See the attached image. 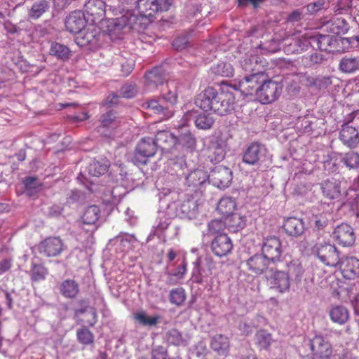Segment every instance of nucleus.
I'll use <instances>...</instances> for the list:
<instances>
[{
	"label": "nucleus",
	"instance_id": "obj_1",
	"mask_svg": "<svg viewBox=\"0 0 359 359\" xmlns=\"http://www.w3.org/2000/svg\"><path fill=\"white\" fill-rule=\"evenodd\" d=\"M194 103L204 111H211L219 116L231 114L236 109L235 95L229 86L219 90L208 87L197 95Z\"/></svg>",
	"mask_w": 359,
	"mask_h": 359
},
{
	"label": "nucleus",
	"instance_id": "obj_2",
	"mask_svg": "<svg viewBox=\"0 0 359 359\" xmlns=\"http://www.w3.org/2000/svg\"><path fill=\"white\" fill-rule=\"evenodd\" d=\"M154 139L152 137H143L137 144L133 162L137 166L147 164L149 158L153 157L157 151Z\"/></svg>",
	"mask_w": 359,
	"mask_h": 359
},
{
	"label": "nucleus",
	"instance_id": "obj_3",
	"mask_svg": "<svg viewBox=\"0 0 359 359\" xmlns=\"http://www.w3.org/2000/svg\"><path fill=\"white\" fill-rule=\"evenodd\" d=\"M344 37H337L331 35L316 34L309 38L310 44L323 51L334 52L345 50Z\"/></svg>",
	"mask_w": 359,
	"mask_h": 359
},
{
	"label": "nucleus",
	"instance_id": "obj_4",
	"mask_svg": "<svg viewBox=\"0 0 359 359\" xmlns=\"http://www.w3.org/2000/svg\"><path fill=\"white\" fill-rule=\"evenodd\" d=\"M267 149L265 145L254 142L248 145L242 153V161L250 166L259 168L265 161Z\"/></svg>",
	"mask_w": 359,
	"mask_h": 359
},
{
	"label": "nucleus",
	"instance_id": "obj_5",
	"mask_svg": "<svg viewBox=\"0 0 359 359\" xmlns=\"http://www.w3.org/2000/svg\"><path fill=\"white\" fill-rule=\"evenodd\" d=\"M312 250L318 258L327 266H339L341 260L337 248L330 243L318 242L313 246Z\"/></svg>",
	"mask_w": 359,
	"mask_h": 359
},
{
	"label": "nucleus",
	"instance_id": "obj_6",
	"mask_svg": "<svg viewBox=\"0 0 359 359\" xmlns=\"http://www.w3.org/2000/svg\"><path fill=\"white\" fill-rule=\"evenodd\" d=\"M171 4L172 0H137V8L142 17L150 18L158 12L168 11Z\"/></svg>",
	"mask_w": 359,
	"mask_h": 359
},
{
	"label": "nucleus",
	"instance_id": "obj_7",
	"mask_svg": "<svg viewBox=\"0 0 359 359\" xmlns=\"http://www.w3.org/2000/svg\"><path fill=\"white\" fill-rule=\"evenodd\" d=\"M256 95L259 101L264 104L271 103L275 101L282 92L283 86L281 83L268 79L266 74L264 80Z\"/></svg>",
	"mask_w": 359,
	"mask_h": 359
},
{
	"label": "nucleus",
	"instance_id": "obj_8",
	"mask_svg": "<svg viewBox=\"0 0 359 359\" xmlns=\"http://www.w3.org/2000/svg\"><path fill=\"white\" fill-rule=\"evenodd\" d=\"M208 182V172L202 168H196L185 175L184 184L187 189L194 193H202L205 185Z\"/></svg>",
	"mask_w": 359,
	"mask_h": 359
},
{
	"label": "nucleus",
	"instance_id": "obj_9",
	"mask_svg": "<svg viewBox=\"0 0 359 359\" xmlns=\"http://www.w3.org/2000/svg\"><path fill=\"white\" fill-rule=\"evenodd\" d=\"M262 253L272 263L280 261L283 253L280 239L274 236L264 238L262 244Z\"/></svg>",
	"mask_w": 359,
	"mask_h": 359
},
{
	"label": "nucleus",
	"instance_id": "obj_10",
	"mask_svg": "<svg viewBox=\"0 0 359 359\" xmlns=\"http://www.w3.org/2000/svg\"><path fill=\"white\" fill-rule=\"evenodd\" d=\"M232 171L223 165L214 167L208 174V182L213 186L224 189L230 186L232 181Z\"/></svg>",
	"mask_w": 359,
	"mask_h": 359
},
{
	"label": "nucleus",
	"instance_id": "obj_11",
	"mask_svg": "<svg viewBox=\"0 0 359 359\" xmlns=\"http://www.w3.org/2000/svg\"><path fill=\"white\" fill-rule=\"evenodd\" d=\"M191 121L196 128L202 130L210 129L215 123V118L210 114L200 112L196 109L188 110L183 116L184 125H188Z\"/></svg>",
	"mask_w": 359,
	"mask_h": 359
},
{
	"label": "nucleus",
	"instance_id": "obj_12",
	"mask_svg": "<svg viewBox=\"0 0 359 359\" xmlns=\"http://www.w3.org/2000/svg\"><path fill=\"white\" fill-rule=\"evenodd\" d=\"M83 13L91 23L100 22L105 18V2L103 0H88L84 5Z\"/></svg>",
	"mask_w": 359,
	"mask_h": 359
},
{
	"label": "nucleus",
	"instance_id": "obj_13",
	"mask_svg": "<svg viewBox=\"0 0 359 359\" xmlns=\"http://www.w3.org/2000/svg\"><path fill=\"white\" fill-rule=\"evenodd\" d=\"M100 125L97 127L98 132L104 136H110L111 131L120 126L121 118L114 110H109L101 114L99 118Z\"/></svg>",
	"mask_w": 359,
	"mask_h": 359
},
{
	"label": "nucleus",
	"instance_id": "obj_14",
	"mask_svg": "<svg viewBox=\"0 0 359 359\" xmlns=\"http://www.w3.org/2000/svg\"><path fill=\"white\" fill-rule=\"evenodd\" d=\"M266 80V74L245 75L239 81V88L245 95H257L262 83Z\"/></svg>",
	"mask_w": 359,
	"mask_h": 359
},
{
	"label": "nucleus",
	"instance_id": "obj_15",
	"mask_svg": "<svg viewBox=\"0 0 359 359\" xmlns=\"http://www.w3.org/2000/svg\"><path fill=\"white\" fill-rule=\"evenodd\" d=\"M241 65L243 70L245 72V75L266 74V60L258 55L245 57L241 60Z\"/></svg>",
	"mask_w": 359,
	"mask_h": 359
},
{
	"label": "nucleus",
	"instance_id": "obj_16",
	"mask_svg": "<svg viewBox=\"0 0 359 359\" xmlns=\"http://www.w3.org/2000/svg\"><path fill=\"white\" fill-rule=\"evenodd\" d=\"M309 345L313 355L319 359H329L332 353L330 343L320 335H316L310 339Z\"/></svg>",
	"mask_w": 359,
	"mask_h": 359
},
{
	"label": "nucleus",
	"instance_id": "obj_17",
	"mask_svg": "<svg viewBox=\"0 0 359 359\" xmlns=\"http://www.w3.org/2000/svg\"><path fill=\"white\" fill-rule=\"evenodd\" d=\"M142 107L158 115L163 119L170 118L173 116L174 109L159 97L145 101Z\"/></svg>",
	"mask_w": 359,
	"mask_h": 359
},
{
	"label": "nucleus",
	"instance_id": "obj_18",
	"mask_svg": "<svg viewBox=\"0 0 359 359\" xmlns=\"http://www.w3.org/2000/svg\"><path fill=\"white\" fill-rule=\"evenodd\" d=\"M271 274L268 276L271 288L276 290L280 293L289 291L291 280L288 275L283 269H270Z\"/></svg>",
	"mask_w": 359,
	"mask_h": 359
},
{
	"label": "nucleus",
	"instance_id": "obj_19",
	"mask_svg": "<svg viewBox=\"0 0 359 359\" xmlns=\"http://www.w3.org/2000/svg\"><path fill=\"white\" fill-rule=\"evenodd\" d=\"M65 250L63 241L59 237H48L39 245V251L46 257H56Z\"/></svg>",
	"mask_w": 359,
	"mask_h": 359
},
{
	"label": "nucleus",
	"instance_id": "obj_20",
	"mask_svg": "<svg viewBox=\"0 0 359 359\" xmlns=\"http://www.w3.org/2000/svg\"><path fill=\"white\" fill-rule=\"evenodd\" d=\"M333 238L339 245L344 247L352 246L355 241L353 229L346 223H342L335 228Z\"/></svg>",
	"mask_w": 359,
	"mask_h": 359
},
{
	"label": "nucleus",
	"instance_id": "obj_21",
	"mask_svg": "<svg viewBox=\"0 0 359 359\" xmlns=\"http://www.w3.org/2000/svg\"><path fill=\"white\" fill-rule=\"evenodd\" d=\"M88 21L83 12L75 11L67 16L65 24L68 32L78 34L86 27Z\"/></svg>",
	"mask_w": 359,
	"mask_h": 359
},
{
	"label": "nucleus",
	"instance_id": "obj_22",
	"mask_svg": "<svg viewBox=\"0 0 359 359\" xmlns=\"http://www.w3.org/2000/svg\"><path fill=\"white\" fill-rule=\"evenodd\" d=\"M339 139L344 146L355 149L359 145V132L348 123H344L339 133Z\"/></svg>",
	"mask_w": 359,
	"mask_h": 359
},
{
	"label": "nucleus",
	"instance_id": "obj_23",
	"mask_svg": "<svg viewBox=\"0 0 359 359\" xmlns=\"http://www.w3.org/2000/svg\"><path fill=\"white\" fill-rule=\"evenodd\" d=\"M283 228L287 236L294 238L302 236L306 230L304 219L296 217L285 219Z\"/></svg>",
	"mask_w": 359,
	"mask_h": 359
},
{
	"label": "nucleus",
	"instance_id": "obj_24",
	"mask_svg": "<svg viewBox=\"0 0 359 359\" xmlns=\"http://www.w3.org/2000/svg\"><path fill=\"white\" fill-rule=\"evenodd\" d=\"M232 248L231 240L226 233L218 234L211 243L212 252L219 257L227 255L231 252Z\"/></svg>",
	"mask_w": 359,
	"mask_h": 359
},
{
	"label": "nucleus",
	"instance_id": "obj_25",
	"mask_svg": "<svg viewBox=\"0 0 359 359\" xmlns=\"http://www.w3.org/2000/svg\"><path fill=\"white\" fill-rule=\"evenodd\" d=\"M320 189L323 196L330 200L339 199L342 195L341 182L333 177L323 181Z\"/></svg>",
	"mask_w": 359,
	"mask_h": 359
},
{
	"label": "nucleus",
	"instance_id": "obj_26",
	"mask_svg": "<svg viewBox=\"0 0 359 359\" xmlns=\"http://www.w3.org/2000/svg\"><path fill=\"white\" fill-rule=\"evenodd\" d=\"M154 141L162 152H170L177 144V137L168 130L158 131Z\"/></svg>",
	"mask_w": 359,
	"mask_h": 359
},
{
	"label": "nucleus",
	"instance_id": "obj_27",
	"mask_svg": "<svg viewBox=\"0 0 359 359\" xmlns=\"http://www.w3.org/2000/svg\"><path fill=\"white\" fill-rule=\"evenodd\" d=\"M272 264L262 253L255 254L247 260L249 271L259 275L266 271H270V264Z\"/></svg>",
	"mask_w": 359,
	"mask_h": 359
},
{
	"label": "nucleus",
	"instance_id": "obj_28",
	"mask_svg": "<svg viewBox=\"0 0 359 359\" xmlns=\"http://www.w3.org/2000/svg\"><path fill=\"white\" fill-rule=\"evenodd\" d=\"M344 278L355 279L359 278V259L354 257H342L339 264Z\"/></svg>",
	"mask_w": 359,
	"mask_h": 359
},
{
	"label": "nucleus",
	"instance_id": "obj_29",
	"mask_svg": "<svg viewBox=\"0 0 359 359\" xmlns=\"http://www.w3.org/2000/svg\"><path fill=\"white\" fill-rule=\"evenodd\" d=\"M100 34L95 28L83 29L75 38L76 43L80 47L95 46L100 40Z\"/></svg>",
	"mask_w": 359,
	"mask_h": 359
},
{
	"label": "nucleus",
	"instance_id": "obj_30",
	"mask_svg": "<svg viewBox=\"0 0 359 359\" xmlns=\"http://www.w3.org/2000/svg\"><path fill=\"white\" fill-rule=\"evenodd\" d=\"M177 215L184 219H191L196 217L198 212L197 201L194 198H189L182 201L176 208Z\"/></svg>",
	"mask_w": 359,
	"mask_h": 359
},
{
	"label": "nucleus",
	"instance_id": "obj_31",
	"mask_svg": "<svg viewBox=\"0 0 359 359\" xmlns=\"http://www.w3.org/2000/svg\"><path fill=\"white\" fill-rule=\"evenodd\" d=\"M179 87V83L175 81L167 82L158 97L173 108L177 102Z\"/></svg>",
	"mask_w": 359,
	"mask_h": 359
},
{
	"label": "nucleus",
	"instance_id": "obj_32",
	"mask_svg": "<svg viewBox=\"0 0 359 359\" xmlns=\"http://www.w3.org/2000/svg\"><path fill=\"white\" fill-rule=\"evenodd\" d=\"M339 70L346 74L359 72V55H346L342 57L338 65Z\"/></svg>",
	"mask_w": 359,
	"mask_h": 359
},
{
	"label": "nucleus",
	"instance_id": "obj_33",
	"mask_svg": "<svg viewBox=\"0 0 359 359\" xmlns=\"http://www.w3.org/2000/svg\"><path fill=\"white\" fill-rule=\"evenodd\" d=\"M49 44L50 55L61 61H67L70 58L72 51L67 46L55 41H49Z\"/></svg>",
	"mask_w": 359,
	"mask_h": 359
},
{
	"label": "nucleus",
	"instance_id": "obj_34",
	"mask_svg": "<svg viewBox=\"0 0 359 359\" xmlns=\"http://www.w3.org/2000/svg\"><path fill=\"white\" fill-rule=\"evenodd\" d=\"M144 77L148 86L157 87L158 85H163L167 80L165 71L162 67H156L147 72Z\"/></svg>",
	"mask_w": 359,
	"mask_h": 359
},
{
	"label": "nucleus",
	"instance_id": "obj_35",
	"mask_svg": "<svg viewBox=\"0 0 359 359\" xmlns=\"http://www.w3.org/2000/svg\"><path fill=\"white\" fill-rule=\"evenodd\" d=\"M283 270L288 275L290 280H294L297 283L301 281L304 273L303 266L298 259H293L287 262Z\"/></svg>",
	"mask_w": 359,
	"mask_h": 359
},
{
	"label": "nucleus",
	"instance_id": "obj_36",
	"mask_svg": "<svg viewBox=\"0 0 359 359\" xmlns=\"http://www.w3.org/2000/svg\"><path fill=\"white\" fill-rule=\"evenodd\" d=\"M326 31L336 35L344 34L349 29V25L347 21L342 18H337L327 22L324 25Z\"/></svg>",
	"mask_w": 359,
	"mask_h": 359
},
{
	"label": "nucleus",
	"instance_id": "obj_37",
	"mask_svg": "<svg viewBox=\"0 0 359 359\" xmlns=\"http://www.w3.org/2000/svg\"><path fill=\"white\" fill-rule=\"evenodd\" d=\"M187 162L184 157H175L169 161L168 172L172 176L181 178L186 175Z\"/></svg>",
	"mask_w": 359,
	"mask_h": 359
},
{
	"label": "nucleus",
	"instance_id": "obj_38",
	"mask_svg": "<svg viewBox=\"0 0 359 359\" xmlns=\"http://www.w3.org/2000/svg\"><path fill=\"white\" fill-rule=\"evenodd\" d=\"M246 217L238 212H234L225 217L226 228L232 232H237L243 229L246 225Z\"/></svg>",
	"mask_w": 359,
	"mask_h": 359
},
{
	"label": "nucleus",
	"instance_id": "obj_39",
	"mask_svg": "<svg viewBox=\"0 0 359 359\" xmlns=\"http://www.w3.org/2000/svg\"><path fill=\"white\" fill-rule=\"evenodd\" d=\"M61 294L69 299H74L79 292V286L77 282L72 279H66L60 285Z\"/></svg>",
	"mask_w": 359,
	"mask_h": 359
},
{
	"label": "nucleus",
	"instance_id": "obj_40",
	"mask_svg": "<svg viewBox=\"0 0 359 359\" xmlns=\"http://www.w3.org/2000/svg\"><path fill=\"white\" fill-rule=\"evenodd\" d=\"M50 8V4L48 0H36L29 9L28 17L32 20H37Z\"/></svg>",
	"mask_w": 359,
	"mask_h": 359
},
{
	"label": "nucleus",
	"instance_id": "obj_41",
	"mask_svg": "<svg viewBox=\"0 0 359 359\" xmlns=\"http://www.w3.org/2000/svg\"><path fill=\"white\" fill-rule=\"evenodd\" d=\"M300 128L304 133H311L323 125V120L314 116H306L302 118Z\"/></svg>",
	"mask_w": 359,
	"mask_h": 359
},
{
	"label": "nucleus",
	"instance_id": "obj_42",
	"mask_svg": "<svg viewBox=\"0 0 359 359\" xmlns=\"http://www.w3.org/2000/svg\"><path fill=\"white\" fill-rule=\"evenodd\" d=\"M210 346L219 355H225L229 351V341L226 336L217 334L212 337Z\"/></svg>",
	"mask_w": 359,
	"mask_h": 359
},
{
	"label": "nucleus",
	"instance_id": "obj_43",
	"mask_svg": "<svg viewBox=\"0 0 359 359\" xmlns=\"http://www.w3.org/2000/svg\"><path fill=\"white\" fill-rule=\"evenodd\" d=\"M26 195L32 196L41 191L42 183L37 177H26L22 180Z\"/></svg>",
	"mask_w": 359,
	"mask_h": 359
},
{
	"label": "nucleus",
	"instance_id": "obj_44",
	"mask_svg": "<svg viewBox=\"0 0 359 359\" xmlns=\"http://www.w3.org/2000/svg\"><path fill=\"white\" fill-rule=\"evenodd\" d=\"M165 340L169 345L176 346H186L188 344L187 340L184 338L182 333L175 328L170 329L166 332Z\"/></svg>",
	"mask_w": 359,
	"mask_h": 359
},
{
	"label": "nucleus",
	"instance_id": "obj_45",
	"mask_svg": "<svg viewBox=\"0 0 359 359\" xmlns=\"http://www.w3.org/2000/svg\"><path fill=\"white\" fill-rule=\"evenodd\" d=\"M236 207L235 200L232 197H223L219 200L217 210L221 215L226 217L234 213Z\"/></svg>",
	"mask_w": 359,
	"mask_h": 359
},
{
	"label": "nucleus",
	"instance_id": "obj_46",
	"mask_svg": "<svg viewBox=\"0 0 359 359\" xmlns=\"http://www.w3.org/2000/svg\"><path fill=\"white\" fill-rule=\"evenodd\" d=\"M194 264V269L202 276L208 278L212 274V262L210 258H198Z\"/></svg>",
	"mask_w": 359,
	"mask_h": 359
},
{
	"label": "nucleus",
	"instance_id": "obj_47",
	"mask_svg": "<svg viewBox=\"0 0 359 359\" xmlns=\"http://www.w3.org/2000/svg\"><path fill=\"white\" fill-rule=\"evenodd\" d=\"M331 320L339 324H344L349 318L347 309L343 306H336L330 311Z\"/></svg>",
	"mask_w": 359,
	"mask_h": 359
},
{
	"label": "nucleus",
	"instance_id": "obj_48",
	"mask_svg": "<svg viewBox=\"0 0 359 359\" xmlns=\"http://www.w3.org/2000/svg\"><path fill=\"white\" fill-rule=\"evenodd\" d=\"M100 214L101 212L98 206H88L82 216L83 224L88 225L95 224L100 217Z\"/></svg>",
	"mask_w": 359,
	"mask_h": 359
},
{
	"label": "nucleus",
	"instance_id": "obj_49",
	"mask_svg": "<svg viewBox=\"0 0 359 359\" xmlns=\"http://www.w3.org/2000/svg\"><path fill=\"white\" fill-rule=\"evenodd\" d=\"M134 319L142 326L154 327L160 321L159 316H149L144 311L134 313Z\"/></svg>",
	"mask_w": 359,
	"mask_h": 359
},
{
	"label": "nucleus",
	"instance_id": "obj_50",
	"mask_svg": "<svg viewBox=\"0 0 359 359\" xmlns=\"http://www.w3.org/2000/svg\"><path fill=\"white\" fill-rule=\"evenodd\" d=\"M210 72L216 76L231 77L233 74V68L229 62H219L211 67Z\"/></svg>",
	"mask_w": 359,
	"mask_h": 359
},
{
	"label": "nucleus",
	"instance_id": "obj_51",
	"mask_svg": "<svg viewBox=\"0 0 359 359\" xmlns=\"http://www.w3.org/2000/svg\"><path fill=\"white\" fill-rule=\"evenodd\" d=\"M331 222V215L329 212H322L313 216L311 222L314 231L324 229Z\"/></svg>",
	"mask_w": 359,
	"mask_h": 359
},
{
	"label": "nucleus",
	"instance_id": "obj_52",
	"mask_svg": "<svg viewBox=\"0 0 359 359\" xmlns=\"http://www.w3.org/2000/svg\"><path fill=\"white\" fill-rule=\"evenodd\" d=\"M77 341L82 345L88 346L94 343L93 333L86 326H83L76 331Z\"/></svg>",
	"mask_w": 359,
	"mask_h": 359
},
{
	"label": "nucleus",
	"instance_id": "obj_53",
	"mask_svg": "<svg viewBox=\"0 0 359 359\" xmlns=\"http://www.w3.org/2000/svg\"><path fill=\"white\" fill-rule=\"evenodd\" d=\"M341 161L348 168L355 169L359 167V154L353 151L340 154Z\"/></svg>",
	"mask_w": 359,
	"mask_h": 359
},
{
	"label": "nucleus",
	"instance_id": "obj_54",
	"mask_svg": "<svg viewBox=\"0 0 359 359\" xmlns=\"http://www.w3.org/2000/svg\"><path fill=\"white\" fill-rule=\"evenodd\" d=\"M132 17L122 15L120 18L112 19L109 22L108 27L110 31L119 32L126 27H131Z\"/></svg>",
	"mask_w": 359,
	"mask_h": 359
},
{
	"label": "nucleus",
	"instance_id": "obj_55",
	"mask_svg": "<svg viewBox=\"0 0 359 359\" xmlns=\"http://www.w3.org/2000/svg\"><path fill=\"white\" fill-rule=\"evenodd\" d=\"M87 172L93 177H100L107 172L109 164L107 162L93 161L87 167Z\"/></svg>",
	"mask_w": 359,
	"mask_h": 359
},
{
	"label": "nucleus",
	"instance_id": "obj_56",
	"mask_svg": "<svg viewBox=\"0 0 359 359\" xmlns=\"http://www.w3.org/2000/svg\"><path fill=\"white\" fill-rule=\"evenodd\" d=\"M210 150L211 151V161L219 163L224 158L226 152L224 147L219 142H212Z\"/></svg>",
	"mask_w": 359,
	"mask_h": 359
},
{
	"label": "nucleus",
	"instance_id": "obj_57",
	"mask_svg": "<svg viewBox=\"0 0 359 359\" xmlns=\"http://www.w3.org/2000/svg\"><path fill=\"white\" fill-rule=\"evenodd\" d=\"M307 81L311 87H315L318 89L327 88L331 85L332 81L330 76H318L316 77H309Z\"/></svg>",
	"mask_w": 359,
	"mask_h": 359
},
{
	"label": "nucleus",
	"instance_id": "obj_58",
	"mask_svg": "<svg viewBox=\"0 0 359 359\" xmlns=\"http://www.w3.org/2000/svg\"><path fill=\"white\" fill-rule=\"evenodd\" d=\"M255 339L257 345L262 349L268 348L273 341L271 334L264 330H260L256 333Z\"/></svg>",
	"mask_w": 359,
	"mask_h": 359
},
{
	"label": "nucleus",
	"instance_id": "obj_59",
	"mask_svg": "<svg viewBox=\"0 0 359 359\" xmlns=\"http://www.w3.org/2000/svg\"><path fill=\"white\" fill-rule=\"evenodd\" d=\"M186 299L185 291L182 287L172 289L169 294V300L176 306L182 305Z\"/></svg>",
	"mask_w": 359,
	"mask_h": 359
},
{
	"label": "nucleus",
	"instance_id": "obj_60",
	"mask_svg": "<svg viewBox=\"0 0 359 359\" xmlns=\"http://www.w3.org/2000/svg\"><path fill=\"white\" fill-rule=\"evenodd\" d=\"M177 143L186 147L188 149L193 150L196 148V140L191 133H185L177 137Z\"/></svg>",
	"mask_w": 359,
	"mask_h": 359
},
{
	"label": "nucleus",
	"instance_id": "obj_61",
	"mask_svg": "<svg viewBox=\"0 0 359 359\" xmlns=\"http://www.w3.org/2000/svg\"><path fill=\"white\" fill-rule=\"evenodd\" d=\"M48 273V270L41 264H33L31 269V278L33 281L44 280Z\"/></svg>",
	"mask_w": 359,
	"mask_h": 359
},
{
	"label": "nucleus",
	"instance_id": "obj_62",
	"mask_svg": "<svg viewBox=\"0 0 359 359\" xmlns=\"http://www.w3.org/2000/svg\"><path fill=\"white\" fill-rule=\"evenodd\" d=\"M328 5L327 0H316L307 4L304 8L306 9V11L310 15H315L323 9H326Z\"/></svg>",
	"mask_w": 359,
	"mask_h": 359
},
{
	"label": "nucleus",
	"instance_id": "obj_63",
	"mask_svg": "<svg viewBox=\"0 0 359 359\" xmlns=\"http://www.w3.org/2000/svg\"><path fill=\"white\" fill-rule=\"evenodd\" d=\"M325 60V56L320 53H313L303 59L304 64L307 67L322 64Z\"/></svg>",
	"mask_w": 359,
	"mask_h": 359
},
{
	"label": "nucleus",
	"instance_id": "obj_64",
	"mask_svg": "<svg viewBox=\"0 0 359 359\" xmlns=\"http://www.w3.org/2000/svg\"><path fill=\"white\" fill-rule=\"evenodd\" d=\"M137 93V86L135 83H127L120 89L121 96L124 98H132Z\"/></svg>",
	"mask_w": 359,
	"mask_h": 359
}]
</instances>
